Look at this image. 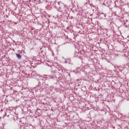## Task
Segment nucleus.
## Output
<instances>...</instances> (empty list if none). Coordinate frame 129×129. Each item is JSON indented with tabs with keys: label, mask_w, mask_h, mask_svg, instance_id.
I'll return each mask as SVG.
<instances>
[{
	"label": "nucleus",
	"mask_w": 129,
	"mask_h": 129,
	"mask_svg": "<svg viewBox=\"0 0 129 129\" xmlns=\"http://www.w3.org/2000/svg\"><path fill=\"white\" fill-rule=\"evenodd\" d=\"M13 119L14 120L16 121L18 119V114L14 113L13 115Z\"/></svg>",
	"instance_id": "obj_1"
},
{
	"label": "nucleus",
	"mask_w": 129,
	"mask_h": 129,
	"mask_svg": "<svg viewBox=\"0 0 129 129\" xmlns=\"http://www.w3.org/2000/svg\"><path fill=\"white\" fill-rule=\"evenodd\" d=\"M16 56L19 59H22V56L20 54L16 53Z\"/></svg>",
	"instance_id": "obj_2"
},
{
	"label": "nucleus",
	"mask_w": 129,
	"mask_h": 129,
	"mask_svg": "<svg viewBox=\"0 0 129 129\" xmlns=\"http://www.w3.org/2000/svg\"><path fill=\"white\" fill-rule=\"evenodd\" d=\"M10 115V116H12V115H12V114H10V115H7L8 116H9Z\"/></svg>",
	"instance_id": "obj_3"
},
{
	"label": "nucleus",
	"mask_w": 129,
	"mask_h": 129,
	"mask_svg": "<svg viewBox=\"0 0 129 129\" xmlns=\"http://www.w3.org/2000/svg\"><path fill=\"white\" fill-rule=\"evenodd\" d=\"M24 124H25V125H28L27 123H24Z\"/></svg>",
	"instance_id": "obj_4"
},
{
	"label": "nucleus",
	"mask_w": 129,
	"mask_h": 129,
	"mask_svg": "<svg viewBox=\"0 0 129 129\" xmlns=\"http://www.w3.org/2000/svg\"><path fill=\"white\" fill-rule=\"evenodd\" d=\"M5 115H7V114H5Z\"/></svg>",
	"instance_id": "obj_5"
}]
</instances>
